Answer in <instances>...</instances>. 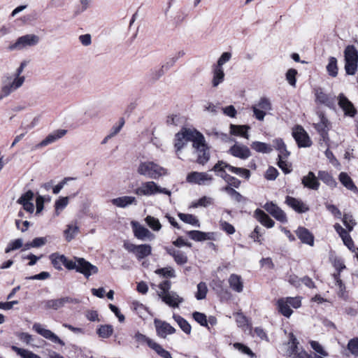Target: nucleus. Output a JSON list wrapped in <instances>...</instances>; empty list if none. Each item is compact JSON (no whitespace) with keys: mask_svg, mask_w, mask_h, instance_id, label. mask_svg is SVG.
<instances>
[{"mask_svg":"<svg viewBox=\"0 0 358 358\" xmlns=\"http://www.w3.org/2000/svg\"><path fill=\"white\" fill-rule=\"evenodd\" d=\"M316 101L326 106L329 108H335L336 96L331 94H326L321 88L315 90Z\"/></svg>","mask_w":358,"mask_h":358,"instance_id":"obj_19","label":"nucleus"},{"mask_svg":"<svg viewBox=\"0 0 358 358\" xmlns=\"http://www.w3.org/2000/svg\"><path fill=\"white\" fill-rule=\"evenodd\" d=\"M229 152L234 157L246 159L251 155L250 149L243 145L235 144L229 149Z\"/></svg>","mask_w":358,"mask_h":358,"instance_id":"obj_24","label":"nucleus"},{"mask_svg":"<svg viewBox=\"0 0 358 358\" xmlns=\"http://www.w3.org/2000/svg\"><path fill=\"white\" fill-rule=\"evenodd\" d=\"M224 73L223 69L220 67H214L213 70V78H212V86L217 87L220 83L224 80Z\"/></svg>","mask_w":358,"mask_h":358,"instance_id":"obj_41","label":"nucleus"},{"mask_svg":"<svg viewBox=\"0 0 358 358\" xmlns=\"http://www.w3.org/2000/svg\"><path fill=\"white\" fill-rule=\"evenodd\" d=\"M69 203V197L64 196L59 197L55 203V213L59 215L60 212L62 211Z\"/></svg>","mask_w":358,"mask_h":358,"instance_id":"obj_47","label":"nucleus"},{"mask_svg":"<svg viewBox=\"0 0 358 358\" xmlns=\"http://www.w3.org/2000/svg\"><path fill=\"white\" fill-rule=\"evenodd\" d=\"M255 217L267 228H271L274 226V221L261 209H257L255 211Z\"/></svg>","mask_w":358,"mask_h":358,"instance_id":"obj_32","label":"nucleus"},{"mask_svg":"<svg viewBox=\"0 0 358 358\" xmlns=\"http://www.w3.org/2000/svg\"><path fill=\"white\" fill-rule=\"evenodd\" d=\"M135 193L139 196H152L156 194H164L171 196V191L166 188L161 187L154 181L142 182L141 186L136 189Z\"/></svg>","mask_w":358,"mask_h":358,"instance_id":"obj_6","label":"nucleus"},{"mask_svg":"<svg viewBox=\"0 0 358 358\" xmlns=\"http://www.w3.org/2000/svg\"><path fill=\"white\" fill-rule=\"evenodd\" d=\"M164 249L170 256L173 257L176 264L183 265L187 262V257L183 252L172 247H165Z\"/></svg>","mask_w":358,"mask_h":358,"instance_id":"obj_27","label":"nucleus"},{"mask_svg":"<svg viewBox=\"0 0 358 358\" xmlns=\"http://www.w3.org/2000/svg\"><path fill=\"white\" fill-rule=\"evenodd\" d=\"M12 350L17 353V355L22 358H41L38 355L32 352L30 350L18 348L17 346H12Z\"/></svg>","mask_w":358,"mask_h":358,"instance_id":"obj_44","label":"nucleus"},{"mask_svg":"<svg viewBox=\"0 0 358 358\" xmlns=\"http://www.w3.org/2000/svg\"><path fill=\"white\" fill-rule=\"evenodd\" d=\"M173 318L177 322L180 329L187 334H189L192 331L191 325L182 317L173 314Z\"/></svg>","mask_w":358,"mask_h":358,"instance_id":"obj_43","label":"nucleus"},{"mask_svg":"<svg viewBox=\"0 0 358 358\" xmlns=\"http://www.w3.org/2000/svg\"><path fill=\"white\" fill-rule=\"evenodd\" d=\"M250 146L252 149L261 153H270L273 150L271 145L260 141H254Z\"/></svg>","mask_w":358,"mask_h":358,"instance_id":"obj_42","label":"nucleus"},{"mask_svg":"<svg viewBox=\"0 0 358 358\" xmlns=\"http://www.w3.org/2000/svg\"><path fill=\"white\" fill-rule=\"evenodd\" d=\"M338 105L343 109L345 115L354 117L357 113L352 103L343 94H340L338 96Z\"/></svg>","mask_w":358,"mask_h":358,"instance_id":"obj_22","label":"nucleus"},{"mask_svg":"<svg viewBox=\"0 0 358 358\" xmlns=\"http://www.w3.org/2000/svg\"><path fill=\"white\" fill-rule=\"evenodd\" d=\"M34 196V192L31 190H28L20 196V197L17 199V203L22 205L23 203L30 202L33 200Z\"/></svg>","mask_w":358,"mask_h":358,"instance_id":"obj_56","label":"nucleus"},{"mask_svg":"<svg viewBox=\"0 0 358 358\" xmlns=\"http://www.w3.org/2000/svg\"><path fill=\"white\" fill-rule=\"evenodd\" d=\"M79 228L74 224H69L67 229L64 231V235L67 241H71L78 234Z\"/></svg>","mask_w":358,"mask_h":358,"instance_id":"obj_51","label":"nucleus"},{"mask_svg":"<svg viewBox=\"0 0 358 358\" xmlns=\"http://www.w3.org/2000/svg\"><path fill=\"white\" fill-rule=\"evenodd\" d=\"M132 227L134 236L138 239L144 241L152 236V234L148 229L139 224L138 222H133Z\"/></svg>","mask_w":358,"mask_h":358,"instance_id":"obj_30","label":"nucleus"},{"mask_svg":"<svg viewBox=\"0 0 358 358\" xmlns=\"http://www.w3.org/2000/svg\"><path fill=\"white\" fill-rule=\"evenodd\" d=\"M250 129V127L247 125H230V133L232 135L235 136H241L247 139L249 138V135L248 134V131Z\"/></svg>","mask_w":358,"mask_h":358,"instance_id":"obj_40","label":"nucleus"},{"mask_svg":"<svg viewBox=\"0 0 358 358\" xmlns=\"http://www.w3.org/2000/svg\"><path fill=\"white\" fill-rule=\"evenodd\" d=\"M76 180L75 178L72 177H66L61 182H59L57 185H55L52 188V192L55 194H57L60 192V191L64 188V185L67 184L69 181Z\"/></svg>","mask_w":358,"mask_h":358,"instance_id":"obj_62","label":"nucleus"},{"mask_svg":"<svg viewBox=\"0 0 358 358\" xmlns=\"http://www.w3.org/2000/svg\"><path fill=\"white\" fill-rule=\"evenodd\" d=\"M229 287L234 292L241 293L243 290V281L241 275L233 273L228 279Z\"/></svg>","mask_w":358,"mask_h":358,"instance_id":"obj_28","label":"nucleus"},{"mask_svg":"<svg viewBox=\"0 0 358 358\" xmlns=\"http://www.w3.org/2000/svg\"><path fill=\"white\" fill-rule=\"evenodd\" d=\"M155 273L166 278H175V271L171 267H165L155 271Z\"/></svg>","mask_w":358,"mask_h":358,"instance_id":"obj_55","label":"nucleus"},{"mask_svg":"<svg viewBox=\"0 0 358 358\" xmlns=\"http://www.w3.org/2000/svg\"><path fill=\"white\" fill-rule=\"evenodd\" d=\"M192 145L195 148V152L197 157L196 162L202 165L206 164L210 159V152L209 148L205 143L203 136L201 134L198 140H196Z\"/></svg>","mask_w":358,"mask_h":358,"instance_id":"obj_9","label":"nucleus"},{"mask_svg":"<svg viewBox=\"0 0 358 358\" xmlns=\"http://www.w3.org/2000/svg\"><path fill=\"white\" fill-rule=\"evenodd\" d=\"M273 147L279 152L278 158H287L289 152L287 150L286 145L281 138H275L273 141Z\"/></svg>","mask_w":358,"mask_h":358,"instance_id":"obj_36","label":"nucleus"},{"mask_svg":"<svg viewBox=\"0 0 358 358\" xmlns=\"http://www.w3.org/2000/svg\"><path fill=\"white\" fill-rule=\"evenodd\" d=\"M154 324L157 334L161 338H165L168 335L173 334L176 332V329L165 321L155 319Z\"/></svg>","mask_w":358,"mask_h":358,"instance_id":"obj_21","label":"nucleus"},{"mask_svg":"<svg viewBox=\"0 0 358 358\" xmlns=\"http://www.w3.org/2000/svg\"><path fill=\"white\" fill-rule=\"evenodd\" d=\"M78 301L71 296H64L59 299H50L44 301L45 309H52L57 310L68 303H78Z\"/></svg>","mask_w":358,"mask_h":358,"instance_id":"obj_14","label":"nucleus"},{"mask_svg":"<svg viewBox=\"0 0 358 358\" xmlns=\"http://www.w3.org/2000/svg\"><path fill=\"white\" fill-rule=\"evenodd\" d=\"M228 166H230V164L224 161H218L213 167L212 171H215L218 176L221 177L225 181L227 177L229 176L225 171L226 169H228Z\"/></svg>","mask_w":358,"mask_h":358,"instance_id":"obj_37","label":"nucleus"},{"mask_svg":"<svg viewBox=\"0 0 358 358\" xmlns=\"http://www.w3.org/2000/svg\"><path fill=\"white\" fill-rule=\"evenodd\" d=\"M213 203V199L208 196H203L200 198L196 202H194L192 204V207L197 208V207H208Z\"/></svg>","mask_w":358,"mask_h":358,"instance_id":"obj_53","label":"nucleus"},{"mask_svg":"<svg viewBox=\"0 0 358 358\" xmlns=\"http://www.w3.org/2000/svg\"><path fill=\"white\" fill-rule=\"evenodd\" d=\"M113 326L110 324L101 325L97 329L98 335L103 338H109L113 334Z\"/></svg>","mask_w":358,"mask_h":358,"instance_id":"obj_46","label":"nucleus"},{"mask_svg":"<svg viewBox=\"0 0 358 358\" xmlns=\"http://www.w3.org/2000/svg\"><path fill=\"white\" fill-rule=\"evenodd\" d=\"M264 208L278 221H280L282 223L287 222L285 213L274 203H266L264 206Z\"/></svg>","mask_w":358,"mask_h":358,"instance_id":"obj_20","label":"nucleus"},{"mask_svg":"<svg viewBox=\"0 0 358 358\" xmlns=\"http://www.w3.org/2000/svg\"><path fill=\"white\" fill-rule=\"evenodd\" d=\"M159 298L163 302L172 308H177L180 303L183 302V299L175 292H171L166 294H162V296Z\"/></svg>","mask_w":358,"mask_h":358,"instance_id":"obj_23","label":"nucleus"},{"mask_svg":"<svg viewBox=\"0 0 358 358\" xmlns=\"http://www.w3.org/2000/svg\"><path fill=\"white\" fill-rule=\"evenodd\" d=\"M49 259L55 269L59 271L62 269V265H64L66 260V257L64 255L55 252L49 256Z\"/></svg>","mask_w":358,"mask_h":358,"instance_id":"obj_39","label":"nucleus"},{"mask_svg":"<svg viewBox=\"0 0 358 358\" xmlns=\"http://www.w3.org/2000/svg\"><path fill=\"white\" fill-rule=\"evenodd\" d=\"M320 122L314 124L315 129L320 134L322 141L327 144L329 141L328 131L331 128V123L322 113H319Z\"/></svg>","mask_w":358,"mask_h":358,"instance_id":"obj_12","label":"nucleus"},{"mask_svg":"<svg viewBox=\"0 0 358 358\" xmlns=\"http://www.w3.org/2000/svg\"><path fill=\"white\" fill-rule=\"evenodd\" d=\"M201 133L190 129H182L180 132L177 133L175 136L174 147L176 152L181 150L189 141L195 143L201 136Z\"/></svg>","mask_w":358,"mask_h":358,"instance_id":"obj_4","label":"nucleus"},{"mask_svg":"<svg viewBox=\"0 0 358 358\" xmlns=\"http://www.w3.org/2000/svg\"><path fill=\"white\" fill-rule=\"evenodd\" d=\"M296 234L303 243L310 246L314 245V236L306 228L299 227L296 231Z\"/></svg>","mask_w":358,"mask_h":358,"instance_id":"obj_29","label":"nucleus"},{"mask_svg":"<svg viewBox=\"0 0 358 358\" xmlns=\"http://www.w3.org/2000/svg\"><path fill=\"white\" fill-rule=\"evenodd\" d=\"M327 70L329 74L332 77H336L338 74V67H337V59L331 57L329 59V63L327 66Z\"/></svg>","mask_w":358,"mask_h":358,"instance_id":"obj_49","label":"nucleus"},{"mask_svg":"<svg viewBox=\"0 0 358 358\" xmlns=\"http://www.w3.org/2000/svg\"><path fill=\"white\" fill-rule=\"evenodd\" d=\"M123 246L128 252L134 253L138 259H142L149 256L152 252V248L148 244L137 245L128 241H125Z\"/></svg>","mask_w":358,"mask_h":358,"instance_id":"obj_10","label":"nucleus"},{"mask_svg":"<svg viewBox=\"0 0 358 358\" xmlns=\"http://www.w3.org/2000/svg\"><path fill=\"white\" fill-rule=\"evenodd\" d=\"M285 203L295 211L302 213L308 211L309 208L303 201L290 196H287Z\"/></svg>","mask_w":358,"mask_h":358,"instance_id":"obj_25","label":"nucleus"},{"mask_svg":"<svg viewBox=\"0 0 358 358\" xmlns=\"http://www.w3.org/2000/svg\"><path fill=\"white\" fill-rule=\"evenodd\" d=\"M348 349L352 355L358 357V338H354L349 341Z\"/></svg>","mask_w":358,"mask_h":358,"instance_id":"obj_57","label":"nucleus"},{"mask_svg":"<svg viewBox=\"0 0 358 358\" xmlns=\"http://www.w3.org/2000/svg\"><path fill=\"white\" fill-rule=\"evenodd\" d=\"M69 270L75 269L77 272L80 273L88 278L93 274L98 273V268L86 261L84 258L74 257V260H69L66 257L64 265Z\"/></svg>","mask_w":358,"mask_h":358,"instance_id":"obj_2","label":"nucleus"},{"mask_svg":"<svg viewBox=\"0 0 358 358\" xmlns=\"http://www.w3.org/2000/svg\"><path fill=\"white\" fill-rule=\"evenodd\" d=\"M318 180H322L327 185L331 188H334L337 186V182L334 177L327 171H320L318 172Z\"/></svg>","mask_w":358,"mask_h":358,"instance_id":"obj_38","label":"nucleus"},{"mask_svg":"<svg viewBox=\"0 0 358 358\" xmlns=\"http://www.w3.org/2000/svg\"><path fill=\"white\" fill-rule=\"evenodd\" d=\"M136 171L140 176L155 180L169 173L166 169L152 161L141 162Z\"/></svg>","mask_w":358,"mask_h":358,"instance_id":"obj_1","label":"nucleus"},{"mask_svg":"<svg viewBox=\"0 0 358 358\" xmlns=\"http://www.w3.org/2000/svg\"><path fill=\"white\" fill-rule=\"evenodd\" d=\"M33 330L40 334L43 338L51 341L53 343H58L61 345H64V342L61 340L55 333L49 329L43 327L40 323H34L32 327Z\"/></svg>","mask_w":358,"mask_h":358,"instance_id":"obj_18","label":"nucleus"},{"mask_svg":"<svg viewBox=\"0 0 358 358\" xmlns=\"http://www.w3.org/2000/svg\"><path fill=\"white\" fill-rule=\"evenodd\" d=\"M213 178L206 172L192 171L189 173L186 178L189 183L196 184L199 185H205L209 184Z\"/></svg>","mask_w":358,"mask_h":358,"instance_id":"obj_13","label":"nucleus"},{"mask_svg":"<svg viewBox=\"0 0 358 358\" xmlns=\"http://www.w3.org/2000/svg\"><path fill=\"white\" fill-rule=\"evenodd\" d=\"M234 348L239 350L240 352H241L243 354L250 355L252 357L255 356V354L252 352V350L248 347H247L246 345H245L242 343H235L234 344Z\"/></svg>","mask_w":358,"mask_h":358,"instance_id":"obj_64","label":"nucleus"},{"mask_svg":"<svg viewBox=\"0 0 358 358\" xmlns=\"http://www.w3.org/2000/svg\"><path fill=\"white\" fill-rule=\"evenodd\" d=\"M293 137L296 141L299 147H309L311 145V141L306 131L301 126H296L292 131Z\"/></svg>","mask_w":358,"mask_h":358,"instance_id":"obj_15","label":"nucleus"},{"mask_svg":"<svg viewBox=\"0 0 358 358\" xmlns=\"http://www.w3.org/2000/svg\"><path fill=\"white\" fill-rule=\"evenodd\" d=\"M301 183L305 187L313 190H317L320 187L318 176L316 177L312 171H309L306 176L302 178Z\"/></svg>","mask_w":358,"mask_h":358,"instance_id":"obj_26","label":"nucleus"},{"mask_svg":"<svg viewBox=\"0 0 358 358\" xmlns=\"http://www.w3.org/2000/svg\"><path fill=\"white\" fill-rule=\"evenodd\" d=\"M297 74V71L294 69H290L287 71L286 73V79L289 84L293 87L296 86V76Z\"/></svg>","mask_w":358,"mask_h":358,"instance_id":"obj_63","label":"nucleus"},{"mask_svg":"<svg viewBox=\"0 0 358 358\" xmlns=\"http://www.w3.org/2000/svg\"><path fill=\"white\" fill-rule=\"evenodd\" d=\"M171 283L169 280H164L159 285V291L157 294L159 297L162 296V294H166V293H169Z\"/></svg>","mask_w":358,"mask_h":358,"instance_id":"obj_61","label":"nucleus"},{"mask_svg":"<svg viewBox=\"0 0 358 358\" xmlns=\"http://www.w3.org/2000/svg\"><path fill=\"white\" fill-rule=\"evenodd\" d=\"M192 317L200 325L203 327L208 326L206 315L204 313L196 311L193 313Z\"/></svg>","mask_w":358,"mask_h":358,"instance_id":"obj_58","label":"nucleus"},{"mask_svg":"<svg viewBox=\"0 0 358 358\" xmlns=\"http://www.w3.org/2000/svg\"><path fill=\"white\" fill-rule=\"evenodd\" d=\"M277 309L281 315L287 318H289L293 313V310L291 309L290 305L289 304V303H287L286 300H285L283 298H281L278 300Z\"/></svg>","mask_w":358,"mask_h":358,"instance_id":"obj_35","label":"nucleus"},{"mask_svg":"<svg viewBox=\"0 0 358 358\" xmlns=\"http://www.w3.org/2000/svg\"><path fill=\"white\" fill-rule=\"evenodd\" d=\"M23 246V240L22 238L11 241L5 249L6 253H9L13 250H17Z\"/></svg>","mask_w":358,"mask_h":358,"instance_id":"obj_52","label":"nucleus"},{"mask_svg":"<svg viewBox=\"0 0 358 358\" xmlns=\"http://www.w3.org/2000/svg\"><path fill=\"white\" fill-rule=\"evenodd\" d=\"M311 348L320 355L323 357H328V352L324 349V348L317 342L312 341L310 342Z\"/></svg>","mask_w":358,"mask_h":358,"instance_id":"obj_60","label":"nucleus"},{"mask_svg":"<svg viewBox=\"0 0 358 358\" xmlns=\"http://www.w3.org/2000/svg\"><path fill=\"white\" fill-rule=\"evenodd\" d=\"M178 217L180 219L187 224H189L192 226L199 227V220L193 215L192 214H185L180 213H178Z\"/></svg>","mask_w":358,"mask_h":358,"instance_id":"obj_45","label":"nucleus"},{"mask_svg":"<svg viewBox=\"0 0 358 358\" xmlns=\"http://www.w3.org/2000/svg\"><path fill=\"white\" fill-rule=\"evenodd\" d=\"M271 109V101L266 97H262L258 103L252 106L254 115L259 121L264 120L266 112L270 111Z\"/></svg>","mask_w":358,"mask_h":358,"instance_id":"obj_11","label":"nucleus"},{"mask_svg":"<svg viewBox=\"0 0 358 358\" xmlns=\"http://www.w3.org/2000/svg\"><path fill=\"white\" fill-rule=\"evenodd\" d=\"M111 203L119 208H126L129 205L136 204V199L134 196H124L113 199Z\"/></svg>","mask_w":358,"mask_h":358,"instance_id":"obj_33","label":"nucleus"},{"mask_svg":"<svg viewBox=\"0 0 358 358\" xmlns=\"http://www.w3.org/2000/svg\"><path fill=\"white\" fill-rule=\"evenodd\" d=\"M40 41V38L36 34H26L19 37L16 41L10 45L8 49L10 51L22 50L36 45Z\"/></svg>","mask_w":358,"mask_h":358,"instance_id":"obj_7","label":"nucleus"},{"mask_svg":"<svg viewBox=\"0 0 358 358\" xmlns=\"http://www.w3.org/2000/svg\"><path fill=\"white\" fill-rule=\"evenodd\" d=\"M338 179L341 184L348 189L355 193H358V188L348 173L341 172L338 176Z\"/></svg>","mask_w":358,"mask_h":358,"instance_id":"obj_34","label":"nucleus"},{"mask_svg":"<svg viewBox=\"0 0 358 358\" xmlns=\"http://www.w3.org/2000/svg\"><path fill=\"white\" fill-rule=\"evenodd\" d=\"M66 134V130L65 129H59L55 131L54 132L48 134L43 141H41L39 143L35 145L31 150H36L41 149L44 147L48 146L50 144L53 143L57 141L59 138H62Z\"/></svg>","mask_w":358,"mask_h":358,"instance_id":"obj_17","label":"nucleus"},{"mask_svg":"<svg viewBox=\"0 0 358 358\" xmlns=\"http://www.w3.org/2000/svg\"><path fill=\"white\" fill-rule=\"evenodd\" d=\"M187 234L191 239L196 241L214 239V233L212 232H203L201 231L192 230L188 231Z\"/></svg>","mask_w":358,"mask_h":358,"instance_id":"obj_31","label":"nucleus"},{"mask_svg":"<svg viewBox=\"0 0 358 358\" xmlns=\"http://www.w3.org/2000/svg\"><path fill=\"white\" fill-rule=\"evenodd\" d=\"M228 170L234 174L245 178V179H249L250 177V171L246 169L235 167L230 165V166H228Z\"/></svg>","mask_w":358,"mask_h":358,"instance_id":"obj_48","label":"nucleus"},{"mask_svg":"<svg viewBox=\"0 0 358 358\" xmlns=\"http://www.w3.org/2000/svg\"><path fill=\"white\" fill-rule=\"evenodd\" d=\"M345 69L348 75H355L358 66V51L352 45H348L344 50Z\"/></svg>","mask_w":358,"mask_h":358,"instance_id":"obj_5","label":"nucleus"},{"mask_svg":"<svg viewBox=\"0 0 358 358\" xmlns=\"http://www.w3.org/2000/svg\"><path fill=\"white\" fill-rule=\"evenodd\" d=\"M343 222L349 231H352L354 226L356 224L352 215L350 214H345L343 215Z\"/></svg>","mask_w":358,"mask_h":358,"instance_id":"obj_59","label":"nucleus"},{"mask_svg":"<svg viewBox=\"0 0 358 358\" xmlns=\"http://www.w3.org/2000/svg\"><path fill=\"white\" fill-rule=\"evenodd\" d=\"M66 134V130L65 129H59L55 131L54 132L48 134L43 141H41L39 143L35 145L31 150H36L41 149L44 147L48 146L50 144L53 143L57 141L59 138H62Z\"/></svg>","mask_w":358,"mask_h":358,"instance_id":"obj_16","label":"nucleus"},{"mask_svg":"<svg viewBox=\"0 0 358 358\" xmlns=\"http://www.w3.org/2000/svg\"><path fill=\"white\" fill-rule=\"evenodd\" d=\"M282 350L285 355L289 358H301L303 353L306 352L299 346V343L293 334H289V341L284 344Z\"/></svg>","mask_w":358,"mask_h":358,"instance_id":"obj_8","label":"nucleus"},{"mask_svg":"<svg viewBox=\"0 0 358 358\" xmlns=\"http://www.w3.org/2000/svg\"><path fill=\"white\" fill-rule=\"evenodd\" d=\"M145 222L154 231H159L162 227L159 220L152 216H147L145 218Z\"/></svg>","mask_w":358,"mask_h":358,"instance_id":"obj_54","label":"nucleus"},{"mask_svg":"<svg viewBox=\"0 0 358 358\" xmlns=\"http://www.w3.org/2000/svg\"><path fill=\"white\" fill-rule=\"evenodd\" d=\"M27 65V62L26 61L21 62L20 66L16 69L14 78L12 79L10 77H8L4 81L3 91L6 95L10 94L23 85L25 80V77L24 76H21V74Z\"/></svg>","mask_w":358,"mask_h":358,"instance_id":"obj_3","label":"nucleus"},{"mask_svg":"<svg viewBox=\"0 0 358 358\" xmlns=\"http://www.w3.org/2000/svg\"><path fill=\"white\" fill-rule=\"evenodd\" d=\"M208 292V287L206 282H201L197 285V291L195 297L197 300H202L206 298Z\"/></svg>","mask_w":358,"mask_h":358,"instance_id":"obj_50","label":"nucleus"}]
</instances>
